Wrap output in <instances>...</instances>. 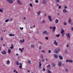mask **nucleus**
I'll return each mask as SVG.
<instances>
[{
	"instance_id": "nucleus-17",
	"label": "nucleus",
	"mask_w": 73,
	"mask_h": 73,
	"mask_svg": "<svg viewBox=\"0 0 73 73\" xmlns=\"http://www.w3.org/2000/svg\"><path fill=\"white\" fill-rule=\"evenodd\" d=\"M7 64L8 65L9 64H10V61H9V60H8L7 61Z\"/></svg>"
},
{
	"instance_id": "nucleus-60",
	"label": "nucleus",
	"mask_w": 73,
	"mask_h": 73,
	"mask_svg": "<svg viewBox=\"0 0 73 73\" xmlns=\"http://www.w3.org/2000/svg\"><path fill=\"white\" fill-rule=\"evenodd\" d=\"M1 41H3V38L2 37H1Z\"/></svg>"
},
{
	"instance_id": "nucleus-1",
	"label": "nucleus",
	"mask_w": 73,
	"mask_h": 73,
	"mask_svg": "<svg viewBox=\"0 0 73 73\" xmlns=\"http://www.w3.org/2000/svg\"><path fill=\"white\" fill-rule=\"evenodd\" d=\"M42 33L43 34H45V35H49V32H47L46 30H45L43 31Z\"/></svg>"
},
{
	"instance_id": "nucleus-33",
	"label": "nucleus",
	"mask_w": 73,
	"mask_h": 73,
	"mask_svg": "<svg viewBox=\"0 0 73 73\" xmlns=\"http://www.w3.org/2000/svg\"><path fill=\"white\" fill-rule=\"evenodd\" d=\"M30 6L31 7H33V5H32V4L31 3H30Z\"/></svg>"
},
{
	"instance_id": "nucleus-47",
	"label": "nucleus",
	"mask_w": 73,
	"mask_h": 73,
	"mask_svg": "<svg viewBox=\"0 0 73 73\" xmlns=\"http://www.w3.org/2000/svg\"><path fill=\"white\" fill-rule=\"evenodd\" d=\"M64 25H66V22H64Z\"/></svg>"
},
{
	"instance_id": "nucleus-6",
	"label": "nucleus",
	"mask_w": 73,
	"mask_h": 73,
	"mask_svg": "<svg viewBox=\"0 0 73 73\" xmlns=\"http://www.w3.org/2000/svg\"><path fill=\"white\" fill-rule=\"evenodd\" d=\"M58 57L60 60H63V57H62V56L61 55H59Z\"/></svg>"
},
{
	"instance_id": "nucleus-48",
	"label": "nucleus",
	"mask_w": 73,
	"mask_h": 73,
	"mask_svg": "<svg viewBox=\"0 0 73 73\" xmlns=\"http://www.w3.org/2000/svg\"><path fill=\"white\" fill-rule=\"evenodd\" d=\"M48 18L49 19H51V17L50 16H48Z\"/></svg>"
},
{
	"instance_id": "nucleus-46",
	"label": "nucleus",
	"mask_w": 73,
	"mask_h": 73,
	"mask_svg": "<svg viewBox=\"0 0 73 73\" xmlns=\"http://www.w3.org/2000/svg\"><path fill=\"white\" fill-rule=\"evenodd\" d=\"M22 42H25V39H23Z\"/></svg>"
},
{
	"instance_id": "nucleus-63",
	"label": "nucleus",
	"mask_w": 73,
	"mask_h": 73,
	"mask_svg": "<svg viewBox=\"0 0 73 73\" xmlns=\"http://www.w3.org/2000/svg\"><path fill=\"white\" fill-rule=\"evenodd\" d=\"M56 6H59L60 5H59L58 4H56Z\"/></svg>"
},
{
	"instance_id": "nucleus-7",
	"label": "nucleus",
	"mask_w": 73,
	"mask_h": 73,
	"mask_svg": "<svg viewBox=\"0 0 73 73\" xmlns=\"http://www.w3.org/2000/svg\"><path fill=\"white\" fill-rule=\"evenodd\" d=\"M66 36H67L68 38H70V33H66Z\"/></svg>"
},
{
	"instance_id": "nucleus-29",
	"label": "nucleus",
	"mask_w": 73,
	"mask_h": 73,
	"mask_svg": "<svg viewBox=\"0 0 73 73\" xmlns=\"http://www.w3.org/2000/svg\"><path fill=\"white\" fill-rule=\"evenodd\" d=\"M28 62L30 64H31V61L30 60H29Z\"/></svg>"
},
{
	"instance_id": "nucleus-15",
	"label": "nucleus",
	"mask_w": 73,
	"mask_h": 73,
	"mask_svg": "<svg viewBox=\"0 0 73 73\" xmlns=\"http://www.w3.org/2000/svg\"><path fill=\"white\" fill-rule=\"evenodd\" d=\"M55 23L57 24L58 23V19H56L55 21Z\"/></svg>"
},
{
	"instance_id": "nucleus-41",
	"label": "nucleus",
	"mask_w": 73,
	"mask_h": 73,
	"mask_svg": "<svg viewBox=\"0 0 73 73\" xmlns=\"http://www.w3.org/2000/svg\"><path fill=\"white\" fill-rule=\"evenodd\" d=\"M35 2L36 3H38V0H36Z\"/></svg>"
},
{
	"instance_id": "nucleus-55",
	"label": "nucleus",
	"mask_w": 73,
	"mask_h": 73,
	"mask_svg": "<svg viewBox=\"0 0 73 73\" xmlns=\"http://www.w3.org/2000/svg\"><path fill=\"white\" fill-rule=\"evenodd\" d=\"M66 47L67 48H68V47H69V44H67L66 45Z\"/></svg>"
},
{
	"instance_id": "nucleus-13",
	"label": "nucleus",
	"mask_w": 73,
	"mask_h": 73,
	"mask_svg": "<svg viewBox=\"0 0 73 73\" xmlns=\"http://www.w3.org/2000/svg\"><path fill=\"white\" fill-rule=\"evenodd\" d=\"M19 65H20L19 66V68L20 69H21L22 68V66H23L21 63H20Z\"/></svg>"
},
{
	"instance_id": "nucleus-61",
	"label": "nucleus",
	"mask_w": 73,
	"mask_h": 73,
	"mask_svg": "<svg viewBox=\"0 0 73 73\" xmlns=\"http://www.w3.org/2000/svg\"><path fill=\"white\" fill-rule=\"evenodd\" d=\"M36 33L37 34H38V33H39V31H37L36 32Z\"/></svg>"
},
{
	"instance_id": "nucleus-45",
	"label": "nucleus",
	"mask_w": 73,
	"mask_h": 73,
	"mask_svg": "<svg viewBox=\"0 0 73 73\" xmlns=\"http://www.w3.org/2000/svg\"><path fill=\"white\" fill-rule=\"evenodd\" d=\"M62 36H64L65 35V33H61Z\"/></svg>"
},
{
	"instance_id": "nucleus-43",
	"label": "nucleus",
	"mask_w": 73,
	"mask_h": 73,
	"mask_svg": "<svg viewBox=\"0 0 73 73\" xmlns=\"http://www.w3.org/2000/svg\"><path fill=\"white\" fill-rule=\"evenodd\" d=\"M50 65L49 64L48 65L47 67L48 68H49V67H50Z\"/></svg>"
},
{
	"instance_id": "nucleus-19",
	"label": "nucleus",
	"mask_w": 73,
	"mask_h": 73,
	"mask_svg": "<svg viewBox=\"0 0 73 73\" xmlns=\"http://www.w3.org/2000/svg\"><path fill=\"white\" fill-rule=\"evenodd\" d=\"M39 66H41V65H42V64L41 63V61H40V62H39Z\"/></svg>"
},
{
	"instance_id": "nucleus-51",
	"label": "nucleus",
	"mask_w": 73,
	"mask_h": 73,
	"mask_svg": "<svg viewBox=\"0 0 73 73\" xmlns=\"http://www.w3.org/2000/svg\"><path fill=\"white\" fill-rule=\"evenodd\" d=\"M20 29H21V30H23V27L21 28V27H20Z\"/></svg>"
},
{
	"instance_id": "nucleus-58",
	"label": "nucleus",
	"mask_w": 73,
	"mask_h": 73,
	"mask_svg": "<svg viewBox=\"0 0 73 73\" xmlns=\"http://www.w3.org/2000/svg\"><path fill=\"white\" fill-rule=\"evenodd\" d=\"M12 21V19H11L9 20V21Z\"/></svg>"
},
{
	"instance_id": "nucleus-38",
	"label": "nucleus",
	"mask_w": 73,
	"mask_h": 73,
	"mask_svg": "<svg viewBox=\"0 0 73 73\" xmlns=\"http://www.w3.org/2000/svg\"><path fill=\"white\" fill-rule=\"evenodd\" d=\"M52 65L53 66H54H54H56V64H54V63H52Z\"/></svg>"
},
{
	"instance_id": "nucleus-42",
	"label": "nucleus",
	"mask_w": 73,
	"mask_h": 73,
	"mask_svg": "<svg viewBox=\"0 0 73 73\" xmlns=\"http://www.w3.org/2000/svg\"><path fill=\"white\" fill-rule=\"evenodd\" d=\"M40 57L42 58H44V57H43V55L42 54L40 55Z\"/></svg>"
},
{
	"instance_id": "nucleus-2",
	"label": "nucleus",
	"mask_w": 73,
	"mask_h": 73,
	"mask_svg": "<svg viewBox=\"0 0 73 73\" xmlns=\"http://www.w3.org/2000/svg\"><path fill=\"white\" fill-rule=\"evenodd\" d=\"M73 61L72 60H66V62H70V63H72L73 62Z\"/></svg>"
},
{
	"instance_id": "nucleus-18",
	"label": "nucleus",
	"mask_w": 73,
	"mask_h": 73,
	"mask_svg": "<svg viewBox=\"0 0 73 73\" xmlns=\"http://www.w3.org/2000/svg\"><path fill=\"white\" fill-rule=\"evenodd\" d=\"M55 2L56 3H60V0H55Z\"/></svg>"
},
{
	"instance_id": "nucleus-27",
	"label": "nucleus",
	"mask_w": 73,
	"mask_h": 73,
	"mask_svg": "<svg viewBox=\"0 0 73 73\" xmlns=\"http://www.w3.org/2000/svg\"><path fill=\"white\" fill-rule=\"evenodd\" d=\"M58 51L57 50H55V51H54V53H58Z\"/></svg>"
},
{
	"instance_id": "nucleus-5",
	"label": "nucleus",
	"mask_w": 73,
	"mask_h": 73,
	"mask_svg": "<svg viewBox=\"0 0 73 73\" xmlns=\"http://www.w3.org/2000/svg\"><path fill=\"white\" fill-rule=\"evenodd\" d=\"M53 44L55 45L56 46H58V43L57 42V41L56 40H54V42L53 43Z\"/></svg>"
},
{
	"instance_id": "nucleus-3",
	"label": "nucleus",
	"mask_w": 73,
	"mask_h": 73,
	"mask_svg": "<svg viewBox=\"0 0 73 73\" xmlns=\"http://www.w3.org/2000/svg\"><path fill=\"white\" fill-rule=\"evenodd\" d=\"M7 2H8L9 4H12L13 3V1L12 0H6Z\"/></svg>"
},
{
	"instance_id": "nucleus-28",
	"label": "nucleus",
	"mask_w": 73,
	"mask_h": 73,
	"mask_svg": "<svg viewBox=\"0 0 73 73\" xmlns=\"http://www.w3.org/2000/svg\"><path fill=\"white\" fill-rule=\"evenodd\" d=\"M65 71H66L67 73H68V69L66 68Z\"/></svg>"
},
{
	"instance_id": "nucleus-39",
	"label": "nucleus",
	"mask_w": 73,
	"mask_h": 73,
	"mask_svg": "<svg viewBox=\"0 0 73 73\" xmlns=\"http://www.w3.org/2000/svg\"><path fill=\"white\" fill-rule=\"evenodd\" d=\"M19 50H20V51H21L22 53H23V50H22L21 49V48H19Z\"/></svg>"
},
{
	"instance_id": "nucleus-8",
	"label": "nucleus",
	"mask_w": 73,
	"mask_h": 73,
	"mask_svg": "<svg viewBox=\"0 0 73 73\" xmlns=\"http://www.w3.org/2000/svg\"><path fill=\"white\" fill-rule=\"evenodd\" d=\"M1 53L2 54H6L7 52L5 50H3V52H1Z\"/></svg>"
},
{
	"instance_id": "nucleus-16",
	"label": "nucleus",
	"mask_w": 73,
	"mask_h": 73,
	"mask_svg": "<svg viewBox=\"0 0 73 73\" xmlns=\"http://www.w3.org/2000/svg\"><path fill=\"white\" fill-rule=\"evenodd\" d=\"M68 22L69 23H70L72 22V19H68Z\"/></svg>"
},
{
	"instance_id": "nucleus-62",
	"label": "nucleus",
	"mask_w": 73,
	"mask_h": 73,
	"mask_svg": "<svg viewBox=\"0 0 73 73\" xmlns=\"http://www.w3.org/2000/svg\"><path fill=\"white\" fill-rule=\"evenodd\" d=\"M50 29H52V28H53V27H52L51 26H50Z\"/></svg>"
},
{
	"instance_id": "nucleus-44",
	"label": "nucleus",
	"mask_w": 73,
	"mask_h": 73,
	"mask_svg": "<svg viewBox=\"0 0 73 73\" xmlns=\"http://www.w3.org/2000/svg\"><path fill=\"white\" fill-rule=\"evenodd\" d=\"M59 7H58V9H61V6H59Z\"/></svg>"
},
{
	"instance_id": "nucleus-49",
	"label": "nucleus",
	"mask_w": 73,
	"mask_h": 73,
	"mask_svg": "<svg viewBox=\"0 0 73 73\" xmlns=\"http://www.w3.org/2000/svg\"><path fill=\"white\" fill-rule=\"evenodd\" d=\"M11 49H13V46H11L10 47Z\"/></svg>"
},
{
	"instance_id": "nucleus-50",
	"label": "nucleus",
	"mask_w": 73,
	"mask_h": 73,
	"mask_svg": "<svg viewBox=\"0 0 73 73\" xmlns=\"http://www.w3.org/2000/svg\"><path fill=\"white\" fill-rule=\"evenodd\" d=\"M49 20L50 21H52V19L51 18L49 19Z\"/></svg>"
},
{
	"instance_id": "nucleus-31",
	"label": "nucleus",
	"mask_w": 73,
	"mask_h": 73,
	"mask_svg": "<svg viewBox=\"0 0 73 73\" xmlns=\"http://www.w3.org/2000/svg\"><path fill=\"white\" fill-rule=\"evenodd\" d=\"M47 72L48 73H51V71H50V70H48Z\"/></svg>"
},
{
	"instance_id": "nucleus-21",
	"label": "nucleus",
	"mask_w": 73,
	"mask_h": 73,
	"mask_svg": "<svg viewBox=\"0 0 73 73\" xmlns=\"http://www.w3.org/2000/svg\"><path fill=\"white\" fill-rule=\"evenodd\" d=\"M9 19H8L7 20H6L5 21V23H8V21H9Z\"/></svg>"
},
{
	"instance_id": "nucleus-26",
	"label": "nucleus",
	"mask_w": 73,
	"mask_h": 73,
	"mask_svg": "<svg viewBox=\"0 0 73 73\" xmlns=\"http://www.w3.org/2000/svg\"><path fill=\"white\" fill-rule=\"evenodd\" d=\"M42 23L43 24H45V20H43L42 21Z\"/></svg>"
},
{
	"instance_id": "nucleus-25",
	"label": "nucleus",
	"mask_w": 73,
	"mask_h": 73,
	"mask_svg": "<svg viewBox=\"0 0 73 73\" xmlns=\"http://www.w3.org/2000/svg\"><path fill=\"white\" fill-rule=\"evenodd\" d=\"M48 38H49V37L48 36H46L45 37V39L46 40H48Z\"/></svg>"
},
{
	"instance_id": "nucleus-36",
	"label": "nucleus",
	"mask_w": 73,
	"mask_h": 73,
	"mask_svg": "<svg viewBox=\"0 0 73 73\" xmlns=\"http://www.w3.org/2000/svg\"><path fill=\"white\" fill-rule=\"evenodd\" d=\"M41 52L42 53H45V51L44 50H42Z\"/></svg>"
},
{
	"instance_id": "nucleus-54",
	"label": "nucleus",
	"mask_w": 73,
	"mask_h": 73,
	"mask_svg": "<svg viewBox=\"0 0 73 73\" xmlns=\"http://www.w3.org/2000/svg\"><path fill=\"white\" fill-rule=\"evenodd\" d=\"M50 52H51V50H49L48 51V53H50Z\"/></svg>"
},
{
	"instance_id": "nucleus-52",
	"label": "nucleus",
	"mask_w": 73,
	"mask_h": 73,
	"mask_svg": "<svg viewBox=\"0 0 73 73\" xmlns=\"http://www.w3.org/2000/svg\"><path fill=\"white\" fill-rule=\"evenodd\" d=\"M60 48H57V50H58V52H60Z\"/></svg>"
},
{
	"instance_id": "nucleus-57",
	"label": "nucleus",
	"mask_w": 73,
	"mask_h": 73,
	"mask_svg": "<svg viewBox=\"0 0 73 73\" xmlns=\"http://www.w3.org/2000/svg\"><path fill=\"white\" fill-rule=\"evenodd\" d=\"M9 36H12V34H9Z\"/></svg>"
},
{
	"instance_id": "nucleus-20",
	"label": "nucleus",
	"mask_w": 73,
	"mask_h": 73,
	"mask_svg": "<svg viewBox=\"0 0 73 73\" xmlns=\"http://www.w3.org/2000/svg\"><path fill=\"white\" fill-rule=\"evenodd\" d=\"M40 13L41 12H40V11H39L37 13V15H40Z\"/></svg>"
},
{
	"instance_id": "nucleus-24",
	"label": "nucleus",
	"mask_w": 73,
	"mask_h": 73,
	"mask_svg": "<svg viewBox=\"0 0 73 73\" xmlns=\"http://www.w3.org/2000/svg\"><path fill=\"white\" fill-rule=\"evenodd\" d=\"M15 63L17 65H19V62H17V61H16Z\"/></svg>"
},
{
	"instance_id": "nucleus-53",
	"label": "nucleus",
	"mask_w": 73,
	"mask_h": 73,
	"mask_svg": "<svg viewBox=\"0 0 73 73\" xmlns=\"http://www.w3.org/2000/svg\"><path fill=\"white\" fill-rule=\"evenodd\" d=\"M42 62H44L45 61V60H44V59H42Z\"/></svg>"
},
{
	"instance_id": "nucleus-64",
	"label": "nucleus",
	"mask_w": 73,
	"mask_h": 73,
	"mask_svg": "<svg viewBox=\"0 0 73 73\" xmlns=\"http://www.w3.org/2000/svg\"><path fill=\"white\" fill-rule=\"evenodd\" d=\"M71 30L72 31H73V27L71 28Z\"/></svg>"
},
{
	"instance_id": "nucleus-14",
	"label": "nucleus",
	"mask_w": 73,
	"mask_h": 73,
	"mask_svg": "<svg viewBox=\"0 0 73 73\" xmlns=\"http://www.w3.org/2000/svg\"><path fill=\"white\" fill-rule=\"evenodd\" d=\"M54 58H58V56H57V55L56 54H54Z\"/></svg>"
},
{
	"instance_id": "nucleus-4",
	"label": "nucleus",
	"mask_w": 73,
	"mask_h": 73,
	"mask_svg": "<svg viewBox=\"0 0 73 73\" xmlns=\"http://www.w3.org/2000/svg\"><path fill=\"white\" fill-rule=\"evenodd\" d=\"M62 65V62L61 61H59L58 62V66L60 67Z\"/></svg>"
},
{
	"instance_id": "nucleus-12",
	"label": "nucleus",
	"mask_w": 73,
	"mask_h": 73,
	"mask_svg": "<svg viewBox=\"0 0 73 73\" xmlns=\"http://www.w3.org/2000/svg\"><path fill=\"white\" fill-rule=\"evenodd\" d=\"M17 2L18 3H19V4H23V3H21V1H20L19 0H18Z\"/></svg>"
},
{
	"instance_id": "nucleus-40",
	"label": "nucleus",
	"mask_w": 73,
	"mask_h": 73,
	"mask_svg": "<svg viewBox=\"0 0 73 73\" xmlns=\"http://www.w3.org/2000/svg\"><path fill=\"white\" fill-rule=\"evenodd\" d=\"M42 71H43V72H45V68H43L42 69Z\"/></svg>"
},
{
	"instance_id": "nucleus-59",
	"label": "nucleus",
	"mask_w": 73,
	"mask_h": 73,
	"mask_svg": "<svg viewBox=\"0 0 73 73\" xmlns=\"http://www.w3.org/2000/svg\"><path fill=\"white\" fill-rule=\"evenodd\" d=\"M38 68L39 69H41L42 68V67L39 66V67H38Z\"/></svg>"
},
{
	"instance_id": "nucleus-10",
	"label": "nucleus",
	"mask_w": 73,
	"mask_h": 73,
	"mask_svg": "<svg viewBox=\"0 0 73 73\" xmlns=\"http://www.w3.org/2000/svg\"><path fill=\"white\" fill-rule=\"evenodd\" d=\"M63 13H67L68 11L66 9H63Z\"/></svg>"
},
{
	"instance_id": "nucleus-34",
	"label": "nucleus",
	"mask_w": 73,
	"mask_h": 73,
	"mask_svg": "<svg viewBox=\"0 0 73 73\" xmlns=\"http://www.w3.org/2000/svg\"><path fill=\"white\" fill-rule=\"evenodd\" d=\"M64 52L65 53H68V50L66 49H65L64 50Z\"/></svg>"
},
{
	"instance_id": "nucleus-9",
	"label": "nucleus",
	"mask_w": 73,
	"mask_h": 73,
	"mask_svg": "<svg viewBox=\"0 0 73 73\" xmlns=\"http://www.w3.org/2000/svg\"><path fill=\"white\" fill-rule=\"evenodd\" d=\"M46 0H43V2H42V3L44 4H46Z\"/></svg>"
},
{
	"instance_id": "nucleus-32",
	"label": "nucleus",
	"mask_w": 73,
	"mask_h": 73,
	"mask_svg": "<svg viewBox=\"0 0 73 73\" xmlns=\"http://www.w3.org/2000/svg\"><path fill=\"white\" fill-rule=\"evenodd\" d=\"M64 9H67L68 8V7L66 6H65L64 7Z\"/></svg>"
},
{
	"instance_id": "nucleus-22",
	"label": "nucleus",
	"mask_w": 73,
	"mask_h": 73,
	"mask_svg": "<svg viewBox=\"0 0 73 73\" xmlns=\"http://www.w3.org/2000/svg\"><path fill=\"white\" fill-rule=\"evenodd\" d=\"M60 34H58L57 35H55L56 37H60Z\"/></svg>"
},
{
	"instance_id": "nucleus-35",
	"label": "nucleus",
	"mask_w": 73,
	"mask_h": 73,
	"mask_svg": "<svg viewBox=\"0 0 73 73\" xmlns=\"http://www.w3.org/2000/svg\"><path fill=\"white\" fill-rule=\"evenodd\" d=\"M31 48H34V47H35V46H34V45H33V44H31Z\"/></svg>"
},
{
	"instance_id": "nucleus-56",
	"label": "nucleus",
	"mask_w": 73,
	"mask_h": 73,
	"mask_svg": "<svg viewBox=\"0 0 73 73\" xmlns=\"http://www.w3.org/2000/svg\"><path fill=\"white\" fill-rule=\"evenodd\" d=\"M20 41L21 42V43H23V40H20Z\"/></svg>"
},
{
	"instance_id": "nucleus-23",
	"label": "nucleus",
	"mask_w": 73,
	"mask_h": 73,
	"mask_svg": "<svg viewBox=\"0 0 73 73\" xmlns=\"http://www.w3.org/2000/svg\"><path fill=\"white\" fill-rule=\"evenodd\" d=\"M11 50L10 49H9L8 50V52L9 54H10L11 53Z\"/></svg>"
},
{
	"instance_id": "nucleus-37",
	"label": "nucleus",
	"mask_w": 73,
	"mask_h": 73,
	"mask_svg": "<svg viewBox=\"0 0 73 73\" xmlns=\"http://www.w3.org/2000/svg\"><path fill=\"white\" fill-rule=\"evenodd\" d=\"M0 12H1V13H3V11L1 9H0Z\"/></svg>"
},
{
	"instance_id": "nucleus-11",
	"label": "nucleus",
	"mask_w": 73,
	"mask_h": 73,
	"mask_svg": "<svg viewBox=\"0 0 73 73\" xmlns=\"http://www.w3.org/2000/svg\"><path fill=\"white\" fill-rule=\"evenodd\" d=\"M56 27L54 26V27L53 28H52V32H53V33H54V31H55L56 30Z\"/></svg>"
},
{
	"instance_id": "nucleus-30",
	"label": "nucleus",
	"mask_w": 73,
	"mask_h": 73,
	"mask_svg": "<svg viewBox=\"0 0 73 73\" xmlns=\"http://www.w3.org/2000/svg\"><path fill=\"white\" fill-rule=\"evenodd\" d=\"M64 31L63 30L61 31V33H64Z\"/></svg>"
}]
</instances>
